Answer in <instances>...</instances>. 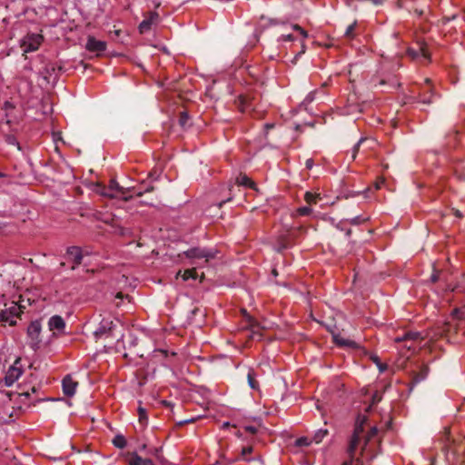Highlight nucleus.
I'll list each match as a JSON object with an SVG mask.
<instances>
[{
    "instance_id": "51",
    "label": "nucleus",
    "mask_w": 465,
    "mask_h": 465,
    "mask_svg": "<svg viewBox=\"0 0 465 465\" xmlns=\"http://www.w3.org/2000/svg\"><path fill=\"white\" fill-rule=\"evenodd\" d=\"M13 108H14V106L9 102L5 103L4 109L5 111H7L8 109H13Z\"/></svg>"
},
{
    "instance_id": "60",
    "label": "nucleus",
    "mask_w": 465,
    "mask_h": 465,
    "mask_svg": "<svg viewBox=\"0 0 465 465\" xmlns=\"http://www.w3.org/2000/svg\"><path fill=\"white\" fill-rule=\"evenodd\" d=\"M353 463L355 462L350 459V460L343 462L342 465H353Z\"/></svg>"
},
{
    "instance_id": "59",
    "label": "nucleus",
    "mask_w": 465,
    "mask_h": 465,
    "mask_svg": "<svg viewBox=\"0 0 465 465\" xmlns=\"http://www.w3.org/2000/svg\"><path fill=\"white\" fill-rule=\"evenodd\" d=\"M7 142H8L9 143H15V139L14 137L8 136V137H7Z\"/></svg>"
},
{
    "instance_id": "21",
    "label": "nucleus",
    "mask_w": 465,
    "mask_h": 465,
    "mask_svg": "<svg viewBox=\"0 0 465 465\" xmlns=\"http://www.w3.org/2000/svg\"><path fill=\"white\" fill-rule=\"evenodd\" d=\"M236 183L241 186L255 189V183L245 174H241L237 177Z\"/></svg>"
},
{
    "instance_id": "63",
    "label": "nucleus",
    "mask_w": 465,
    "mask_h": 465,
    "mask_svg": "<svg viewBox=\"0 0 465 465\" xmlns=\"http://www.w3.org/2000/svg\"><path fill=\"white\" fill-rule=\"evenodd\" d=\"M14 395L13 392H7L6 396L8 397L9 401H12V396Z\"/></svg>"
},
{
    "instance_id": "57",
    "label": "nucleus",
    "mask_w": 465,
    "mask_h": 465,
    "mask_svg": "<svg viewBox=\"0 0 465 465\" xmlns=\"http://www.w3.org/2000/svg\"><path fill=\"white\" fill-rule=\"evenodd\" d=\"M306 166H307V168H311L312 166V159L307 160Z\"/></svg>"
},
{
    "instance_id": "44",
    "label": "nucleus",
    "mask_w": 465,
    "mask_h": 465,
    "mask_svg": "<svg viewBox=\"0 0 465 465\" xmlns=\"http://www.w3.org/2000/svg\"><path fill=\"white\" fill-rule=\"evenodd\" d=\"M244 429L251 434H255L257 432V428L254 426H246Z\"/></svg>"
},
{
    "instance_id": "53",
    "label": "nucleus",
    "mask_w": 465,
    "mask_h": 465,
    "mask_svg": "<svg viewBox=\"0 0 465 465\" xmlns=\"http://www.w3.org/2000/svg\"><path fill=\"white\" fill-rule=\"evenodd\" d=\"M313 95H314V94H313L312 93L309 94L306 96V98L304 99V101H306V102H312V101H313Z\"/></svg>"
},
{
    "instance_id": "48",
    "label": "nucleus",
    "mask_w": 465,
    "mask_h": 465,
    "mask_svg": "<svg viewBox=\"0 0 465 465\" xmlns=\"http://www.w3.org/2000/svg\"><path fill=\"white\" fill-rule=\"evenodd\" d=\"M453 214L457 217V218H462L463 217V214L461 213V212L458 209H453Z\"/></svg>"
},
{
    "instance_id": "23",
    "label": "nucleus",
    "mask_w": 465,
    "mask_h": 465,
    "mask_svg": "<svg viewBox=\"0 0 465 465\" xmlns=\"http://www.w3.org/2000/svg\"><path fill=\"white\" fill-rule=\"evenodd\" d=\"M319 200H321V195L319 193H312L311 192H306L304 194V201L309 205L316 204Z\"/></svg>"
},
{
    "instance_id": "40",
    "label": "nucleus",
    "mask_w": 465,
    "mask_h": 465,
    "mask_svg": "<svg viewBox=\"0 0 465 465\" xmlns=\"http://www.w3.org/2000/svg\"><path fill=\"white\" fill-rule=\"evenodd\" d=\"M381 401V395L378 391H375L371 397V405H375V404L379 403Z\"/></svg>"
},
{
    "instance_id": "25",
    "label": "nucleus",
    "mask_w": 465,
    "mask_h": 465,
    "mask_svg": "<svg viewBox=\"0 0 465 465\" xmlns=\"http://www.w3.org/2000/svg\"><path fill=\"white\" fill-rule=\"evenodd\" d=\"M113 444L118 449H124L127 442L124 436L118 434L114 438Z\"/></svg>"
},
{
    "instance_id": "18",
    "label": "nucleus",
    "mask_w": 465,
    "mask_h": 465,
    "mask_svg": "<svg viewBox=\"0 0 465 465\" xmlns=\"http://www.w3.org/2000/svg\"><path fill=\"white\" fill-rule=\"evenodd\" d=\"M451 331L457 332V326H453L448 322L440 326L438 330V333L441 337L448 336Z\"/></svg>"
},
{
    "instance_id": "55",
    "label": "nucleus",
    "mask_w": 465,
    "mask_h": 465,
    "mask_svg": "<svg viewBox=\"0 0 465 465\" xmlns=\"http://www.w3.org/2000/svg\"><path fill=\"white\" fill-rule=\"evenodd\" d=\"M377 366L381 372L384 371L387 369V366L383 363H381V365H377Z\"/></svg>"
},
{
    "instance_id": "27",
    "label": "nucleus",
    "mask_w": 465,
    "mask_h": 465,
    "mask_svg": "<svg viewBox=\"0 0 465 465\" xmlns=\"http://www.w3.org/2000/svg\"><path fill=\"white\" fill-rule=\"evenodd\" d=\"M312 213V209L310 206H302L296 210L295 213L293 214V217L298 216H309Z\"/></svg>"
},
{
    "instance_id": "32",
    "label": "nucleus",
    "mask_w": 465,
    "mask_h": 465,
    "mask_svg": "<svg viewBox=\"0 0 465 465\" xmlns=\"http://www.w3.org/2000/svg\"><path fill=\"white\" fill-rule=\"evenodd\" d=\"M312 440H310L308 437H301L298 438L295 441V446L297 447H306L312 443Z\"/></svg>"
},
{
    "instance_id": "39",
    "label": "nucleus",
    "mask_w": 465,
    "mask_h": 465,
    "mask_svg": "<svg viewBox=\"0 0 465 465\" xmlns=\"http://www.w3.org/2000/svg\"><path fill=\"white\" fill-rule=\"evenodd\" d=\"M105 188H106V186H105V185H104V184H102V183H97V184L95 185V189H94V191H95L97 193H99V194H101V195L104 196V194H106Z\"/></svg>"
},
{
    "instance_id": "24",
    "label": "nucleus",
    "mask_w": 465,
    "mask_h": 465,
    "mask_svg": "<svg viewBox=\"0 0 465 465\" xmlns=\"http://www.w3.org/2000/svg\"><path fill=\"white\" fill-rule=\"evenodd\" d=\"M328 430L326 429H320L317 430L312 438V441L315 443H320L322 441V440L328 435Z\"/></svg>"
},
{
    "instance_id": "8",
    "label": "nucleus",
    "mask_w": 465,
    "mask_h": 465,
    "mask_svg": "<svg viewBox=\"0 0 465 465\" xmlns=\"http://www.w3.org/2000/svg\"><path fill=\"white\" fill-rule=\"evenodd\" d=\"M425 83L426 84L422 86L421 93L420 94V101L422 104H430L433 102L432 97L434 94L430 86V81L429 79H426Z\"/></svg>"
},
{
    "instance_id": "26",
    "label": "nucleus",
    "mask_w": 465,
    "mask_h": 465,
    "mask_svg": "<svg viewBox=\"0 0 465 465\" xmlns=\"http://www.w3.org/2000/svg\"><path fill=\"white\" fill-rule=\"evenodd\" d=\"M451 316L455 320H465V306L454 309L451 312Z\"/></svg>"
},
{
    "instance_id": "38",
    "label": "nucleus",
    "mask_w": 465,
    "mask_h": 465,
    "mask_svg": "<svg viewBox=\"0 0 465 465\" xmlns=\"http://www.w3.org/2000/svg\"><path fill=\"white\" fill-rule=\"evenodd\" d=\"M105 191H106V194H104L105 197H109V198L120 197L121 198V195L118 194L116 192L112 191L109 186H106Z\"/></svg>"
},
{
    "instance_id": "42",
    "label": "nucleus",
    "mask_w": 465,
    "mask_h": 465,
    "mask_svg": "<svg viewBox=\"0 0 465 465\" xmlns=\"http://www.w3.org/2000/svg\"><path fill=\"white\" fill-rule=\"evenodd\" d=\"M365 219L361 218V216H356L351 220V224H360L361 223L364 222Z\"/></svg>"
},
{
    "instance_id": "9",
    "label": "nucleus",
    "mask_w": 465,
    "mask_h": 465,
    "mask_svg": "<svg viewBox=\"0 0 465 465\" xmlns=\"http://www.w3.org/2000/svg\"><path fill=\"white\" fill-rule=\"evenodd\" d=\"M66 254L74 262L72 270H74L78 265H80L82 263L83 254H82L81 249L79 247L71 246V247L67 248Z\"/></svg>"
},
{
    "instance_id": "45",
    "label": "nucleus",
    "mask_w": 465,
    "mask_h": 465,
    "mask_svg": "<svg viewBox=\"0 0 465 465\" xmlns=\"http://www.w3.org/2000/svg\"><path fill=\"white\" fill-rule=\"evenodd\" d=\"M294 30L299 31L304 37L307 36V33L298 25L293 26Z\"/></svg>"
},
{
    "instance_id": "20",
    "label": "nucleus",
    "mask_w": 465,
    "mask_h": 465,
    "mask_svg": "<svg viewBox=\"0 0 465 465\" xmlns=\"http://www.w3.org/2000/svg\"><path fill=\"white\" fill-rule=\"evenodd\" d=\"M239 101V108L242 112H246L252 109L250 104V101H252V98L250 95H240L238 98Z\"/></svg>"
},
{
    "instance_id": "6",
    "label": "nucleus",
    "mask_w": 465,
    "mask_h": 465,
    "mask_svg": "<svg viewBox=\"0 0 465 465\" xmlns=\"http://www.w3.org/2000/svg\"><path fill=\"white\" fill-rule=\"evenodd\" d=\"M43 41V36L39 34H28L25 35L21 43V48L24 53L34 52L39 48Z\"/></svg>"
},
{
    "instance_id": "1",
    "label": "nucleus",
    "mask_w": 465,
    "mask_h": 465,
    "mask_svg": "<svg viewBox=\"0 0 465 465\" xmlns=\"http://www.w3.org/2000/svg\"><path fill=\"white\" fill-rule=\"evenodd\" d=\"M366 422L365 417L359 416L355 422V427L353 433L350 439L349 446L347 449L348 456L351 460L355 462V465H362V462L360 460L359 458H355V452L357 449L361 446L362 443L361 449L363 450L367 443L371 440L372 438H374L377 433L378 430L375 427H372L369 432L364 435V423Z\"/></svg>"
},
{
    "instance_id": "49",
    "label": "nucleus",
    "mask_w": 465,
    "mask_h": 465,
    "mask_svg": "<svg viewBox=\"0 0 465 465\" xmlns=\"http://www.w3.org/2000/svg\"><path fill=\"white\" fill-rule=\"evenodd\" d=\"M371 361L376 363V365H381V362L380 361V359L378 356L374 355L371 357Z\"/></svg>"
},
{
    "instance_id": "17",
    "label": "nucleus",
    "mask_w": 465,
    "mask_h": 465,
    "mask_svg": "<svg viewBox=\"0 0 465 465\" xmlns=\"http://www.w3.org/2000/svg\"><path fill=\"white\" fill-rule=\"evenodd\" d=\"M423 338L421 337L420 332L417 331H408L405 332L402 336H398L395 338L396 342H403V341H420Z\"/></svg>"
},
{
    "instance_id": "62",
    "label": "nucleus",
    "mask_w": 465,
    "mask_h": 465,
    "mask_svg": "<svg viewBox=\"0 0 465 465\" xmlns=\"http://www.w3.org/2000/svg\"><path fill=\"white\" fill-rule=\"evenodd\" d=\"M273 126H274V124H265V127H266L267 129H272V128H273Z\"/></svg>"
},
{
    "instance_id": "33",
    "label": "nucleus",
    "mask_w": 465,
    "mask_h": 465,
    "mask_svg": "<svg viewBox=\"0 0 465 465\" xmlns=\"http://www.w3.org/2000/svg\"><path fill=\"white\" fill-rule=\"evenodd\" d=\"M365 141H366V138H361V139L357 142V143L353 146V148H352V150H351V156L352 161H354V160L356 159V157H357V153H358V152H359V150H360V147H361V143H362L363 142H365Z\"/></svg>"
},
{
    "instance_id": "5",
    "label": "nucleus",
    "mask_w": 465,
    "mask_h": 465,
    "mask_svg": "<svg viewBox=\"0 0 465 465\" xmlns=\"http://www.w3.org/2000/svg\"><path fill=\"white\" fill-rule=\"evenodd\" d=\"M41 323L38 321L32 322L27 328V336L29 339V345L36 351L39 348L41 342L40 339Z\"/></svg>"
},
{
    "instance_id": "13",
    "label": "nucleus",
    "mask_w": 465,
    "mask_h": 465,
    "mask_svg": "<svg viewBox=\"0 0 465 465\" xmlns=\"http://www.w3.org/2000/svg\"><path fill=\"white\" fill-rule=\"evenodd\" d=\"M86 49L91 52L102 53L106 49V43L96 40L94 37H88Z\"/></svg>"
},
{
    "instance_id": "22",
    "label": "nucleus",
    "mask_w": 465,
    "mask_h": 465,
    "mask_svg": "<svg viewBox=\"0 0 465 465\" xmlns=\"http://www.w3.org/2000/svg\"><path fill=\"white\" fill-rule=\"evenodd\" d=\"M178 276H182L183 281H187L189 279H193V280L197 279L198 274L196 272V269L192 268V269L185 270L183 273H182V271H179L177 272V277Z\"/></svg>"
},
{
    "instance_id": "36",
    "label": "nucleus",
    "mask_w": 465,
    "mask_h": 465,
    "mask_svg": "<svg viewBox=\"0 0 465 465\" xmlns=\"http://www.w3.org/2000/svg\"><path fill=\"white\" fill-rule=\"evenodd\" d=\"M154 191V187L153 185L146 186L143 191H138L135 193L136 196L142 197L146 193H151Z\"/></svg>"
},
{
    "instance_id": "52",
    "label": "nucleus",
    "mask_w": 465,
    "mask_h": 465,
    "mask_svg": "<svg viewBox=\"0 0 465 465\" xmlns=\"http://www.w3.org/2000/svg\"><path fill=\"white\" fill-rule=\"evenodd\" d=\"M150 453H151V454H153V455H154V456H156V457H158V456H159V453H160V450H159V449L154 448V449H153V450L150 451Z\"/></svg>"
},
{
    "instance_id": "46",
    "label": "nucleus",
    "mask_w": 465,
    "mask_h": 465,
    "mask_svg": "<svg viewBox=\"0 0 465 465\" xmlns=\"http://www.w3.org/2000/svg\"><path fill=\"white\" fill-rule=\"evenodd\" d=\"M282 39L283 41H292V40H293V36H292V35H291V34H288V35H282Z\"/></svg>"
},
{
    "instance_id": "47",
    "label": "nucleus",
    "mask_w": 465,
    "mask_h": 465,
    "mask_svg": "<svg viewBox=\"0 0 465 465\" xmlns=\"http://www.w3.org/2000/svg\"><path fill=\"white\" fill-rule=\"evenodd\" d=\"M456 176H457L458 180L465 182V173L456 172Z\"/></svg>"
},
{
    "instance_id": "58",
    "label": "nucleus",
    "mask_w": 465,
    "mask_h": 465,
    "mask_svg": "<svg viewBox=\"0 0 465 465\" xmlns=\"http://www.w3.org/2000/svg\"><path fill=\"white\" fill-rule=\"evenodd\" d=\"M17 395L19 397L28 398L30 394H29V392H24V393H18Z\"/></svg>"
},
{
    "instance_id": "34",
    "label": "nucleus",
    "mask_w": 465,
    "mask_h": 465,
    "mask_svg": "<svg viewBox=\"0 0 465 465\" xmlns=\"http://www.w3.org/2000/svg\"><path fill=\"white\" fill-rule=\"evenodd\" d=\"M138 414H139V422L141 424H143V425L147 424L148 418H147V415H146L145 409H143L142 407H139L138 408Z\"/></svg>"
},
{
    "instance_id": "31",
    "label": "nucleus",
    "mask_w": 465,
    "mask_h": 465,
    "mask_svg": "<svg viewBox=\"0 0 465 465\" xmlns=\"http://www.w3.org/2000/svg\"><path fill=\"white\" fill-rule=\"evenodd\" d=\"M356 25H357V22L355 21L354 23H352L351 25H350L347 28H346V31L344 33V36L346 38H349V39H351L354 37V30L356 28Z\"/></svg>"
},
{
    "instance_id": "30",
    "label": "nucleus",
    "mask_w": 465,
    "mask_h": 465,
    "mask_svg": "<svg viewBox=\"0 0 465 465\" xmlns=\"http://www.w3.org/2000/svg\"><path fill=\"white\" fill-rule=\"evenodd\" d=\"M253 451V448L252 446L242 447L241 451V459L243 460H249V455Z\"/></svg>"
},
{
    "instance_id": "12",
    "label": "nucleus",
    "mask_w": 465,
    "mask_h": 465,
    "mask_svg": "<svg viewBox=\"0 0 465 465\" xmlns=\"http://www.w3.org/2000/svg\"><path fill=\"white\" fill-rule=\"evenodd\" d=\"M48 326L50 331L63 332L65 328V322L61 316L54 315L49 319Z\"/></svg>"
},
{
    "instance_id": "43",
    "label": "nucleus",
    "mask_w": 465,
    "mask_h": 465,
    "mask_svg": "<svg viewBox=\"0 0 465 465\" xmlns=\"http://www.w3.org/2000/svg\"><path fill=\"white\" fill-rule=\"evenodd\" d=\"M159 176L160 173L157 170H153L149 173V177L153 180H157Z\"/></svg>"
},
{
    "instance_id": "2",
    "label": "nucleus",
    "mask_w": 465,
    "mask_h": 465,
    "mask_svg": "<svg viewBox=\"0 0 465 465\" xmlns=\"http://www.w3.org/2000/svg\"><path fill=\"white\" fill-rule=\"evenodd\" d=\"M116 327H117V324L114 323V321H112L110 318H103L100 321L97 328L94 330V335L95 339H100V338L105 336V337H112V338H114L117 341H119L120 339L123 338L124 335L123 334H120V335L115 334Z\"/></svg>"
},
{
    "instance_id": "37",
    "label": "nucleus",
    "mask_w": 465,
    "mask_h": 465,
    "mask_svg": "<svg viewBox=\"0 0 465 465\" xmlns=\"http://www.w3.org/2000/svg\"><path fill=\"white\" fill-rule=\"evenodd\" d=\"M335 341L337 344L342 345V346L351 347L354 345V341L344 340V339H339L337 337L335 338Z\"/></svg>"
},
{
    "instance_id": "29",
    "label": "nucleus",
    "mask_w": 465,
    "mask_h": 465,
    "mask_svg": "<svg viewBox=\"0 0 465 465\" xmlns=\"http://www.w3.org/2000/svg\"><path fill=\"white\" fill-rule=\"evenodd\" d=\"M179 124L185 128L189 124V115L186 112H181L179 115Z\"/></svg>"
},
{
    "instance_id": "56",
    "label": "nucleus",
    "mask_w": 465,
    "mask_h": 465,
    "mask_svg": "<svg viewBox=\"0 0 465 465\" xmlns=\"http://www.w3.org/2000/svg\"><path fill=\"white\" fill-rule=\"evenodd\" d=\"M445 437L447 440H450V430L448 428H445Z\"/></svg>"
},
{
    "instance_id": "50",
    "label": "nucleus",
    "mask_w": 465,
    "mask_h": 465,
    "mask_svg": "<svg viewBox=\"0 0 465 465\" xmlns=\"http://www.w3.org/2000/svg\"><path fill=\"white\" fill-rule=\"evenodd\" d=\"M414 13H415L418 16H421V15H423L424 11H423L422 9H420V8H414Z\"/></svg>"
},
{
    "instance_id": "3",
    "label": "nucleus",
    "mask_w": 465,
    "mask_h": 465,
    "mask_svg": "<svg viewBox=\"0 0 465 465\" xmlns=\"http://www.w3.org/2000/svg\"><path fill=\"white\" fill-rule=\"evenodd\" d=\"M22 305L13 303L9 309L1 311L0 323L2 325H5L6 323H8L10 326H15L16 324L15 318L18 317L22 312Z\"/></svg>"
},
{
    "instance_id": "15",
    "label": "nucleus",
    "mask_w": 465,
    "mask_h": 465,
    "mask_svg": "<svg viewBox=\"0 0 465 465\" xmlns=\"http://www.w3.org/2000/svg\"><path fill=\"white\" fill-rule=\"evenodd\" d=\"M128 465H154L153 461L148 458H142L136 452L130 454Z\"/></svg>"
},
{
    "instance_id": "35",
    "label": "nucleus",
    "mask_w": 465,
    "mask_h": 465,
    "mask_svg": "<svg viewBox=\"0 0 465 465\" xmlns=\"http://www.w3.org/2000/svg\"><path fill=\"white\" fill-rule=\"evenodd\" d=\"M248 383L250 387L253 390L258 388V382L254 379V374L252 371H250L247 375Z\"/></svg>"
},
{
    "instance_id": "61",
    "label": "nucleus",
    "mask_w": 465,
    "mask_h": 465,
    "mask_svg": "<svg viewBox=\"0 0 465 465\" xmlns=\"http://www.w3.org/2000/svg\"><path fill=\"white\" fill-rule=\"evenodd\" d=\"M195 420H196V419H194V418L185 420V421H187V424L193 423Z\"/></svg>"
},
{
    "instance_id": "16",
    "label": "nucleus",
    "mask_w": 465,
    "mask_h": 465,
    "mask_svg": "<svg viewBox=\"0 0 465 465\" xmlns=\"http://www.w3.org/2000/svg\"><path fill=\"white\" fill-rule=\"evenodd\" d=\"M22 371L20 369L11 367L5 377V386H12L14 382L20 377Z\"/></svg>"
},
{
    "instance_id": "64",
    "label": "nucleus",
    "mask_w": 465,
    "mask_h": 465,
    "mask_svg": "<svg viewBox=\"0 0 465 465\" xmlns=\"http://www.w3.org/2000/svg\"><path fill=\"white\" fill-rule=\"evenodd\" d=\"M7 421L6 419H5L4 417L0 416V423H5Z\"/></svg>"
},
{
    "instance_id": "14",
    "label": "nucleus",
    "mask_w": 465,
    "mask_h": 465,
    "mask_svg": "<svg viewBox=\"0 0 465 465\" xmlns=\"http://www.w3.org/2000/svg\"><path fill=\"white\" fill-rule=\"evenodd\" d=\"M157 13H150L149 16L144 18L139 25V31L141 34H145L150 31L151 26L158 20Z\"/></svg>"
},
{
    "instance_id": "54",
    "label": "nucleus",
    "mask_w": 465,
    "mask_h": 465,
    "mask_svg": "<svg viewBox=\"0 0 465 465\" xmlns=\"http://www.w3.org/2000/svg\"><path fill=\"white\" fill-rule=\"evenodd\" d=\"M185 424H187V421H185V420H180V421L176 422V426L177 427H182V426H183Z\"/></svg>"
},
{
    "instance_id": "10",
    "label": "nucleus",
    "mask_w": 465,
    "mask_h": 465,
    "mask_svg": "<svg viewBox=\"0 0 465 465\" xmlns=\"http://www.w3.org/2000/svg\"><path fill=\"white\" fill-rule=\"evenodd\" d=\"M112 191L116 192L121 195V198L124 202H128L132 199V195H128L127 193L131 191V188H124L121 186L115 180H111L108 185Z\"/></svg>"
},
{
    "instance_id": "28",
    "label": "nucleus",
    "mask_w": 465,
    "mask_h": 465,
    "mask_svg": "<svg viewBox=\"0 0 465 465\" xmlns=\"http://www.w3.org/2000/svg\"><path fill=\"white\" fill-rule=\"evenodd\" d=\"M429 369L427 366H423L419 373H417L414 377V381L416 383L424 380L428 375Z\"/></svg>"
},
{
    "instance_id": "41",
    "label": "nucleus",
    "mask_w": 465,
    "mask_h": 465,
    "mask_svg": "<svg viewBox=\"0 0 465 465\" xmlns=\"http://www.w3.org/2000/svg\"><path fill=\"white\" fill-rule=\"evenodd\" d=\"M156 200L155 197H150V198H145L144 200H143L141 203L144 205H153V202Z\"/></svg>"
},
{
    "instance_id": "19",
    "label": "nucleus",
    "mask_w": 465,
    "mask_h": 465,
    "mask_svg": "<svg viewBox=\"0 0 465 465\" xmlns=\"http://www.w3.org/2000/svg\"><path fill=\"white\" fill-rule=\"evenodd\" d=\"M292 244V239L291 234L281 235L278 238L279 250H285Z\"/></svg>"
},
{
    "instance_id": "7",
    "label": "nucleus",
    "mask_w": 465,
    "mask_h": 465,
    "mask_svg": "<svg viewBox=\"0 0 465 465\" xmlns=\"http://www.w3.org/2000/svg\"><path fill=\"white\" fill-rule=\"evenodd\" d=\"M78 382L74 381L71 375H66L62 381L63 392L67 397H72L75 394Z\"/></svg>"
},
{
    "instance_id": "4",
    "label": "nucleus",
    "mask_w": 465,
    "mask_h": 465,
    "mask_svg": "<svg viewBox=\"0 0 465 465\" xmlns=\"http://www.w3.org/2000/svg\"><path fill=\"white\" fill-rule=\"evenodd\" d=\"M182 255H184L186 258L191 260L203 259L204 262H208L210 260L214 258L215 252L212 250L194 247L183 252Z\"/></svg>"
},
{
    "instance_id": "11",
    "label": "nucleus",
    "mask_w": 465,
    "mask_h": 465,
    "mask_svg": "<svg viewBox=\"0 0 465 465\" xmlns=\"http://www.w3.org/2000/svg\"><path fill=\"white\" fill-rule=\"evenodd\" d=\"M407 54L412 59H417L420 56H422L423 58L430 60V54L427 45L425 44H420L418 50H415L413 48H409L407 50Z\"/></svg>"
}]
</instances>
